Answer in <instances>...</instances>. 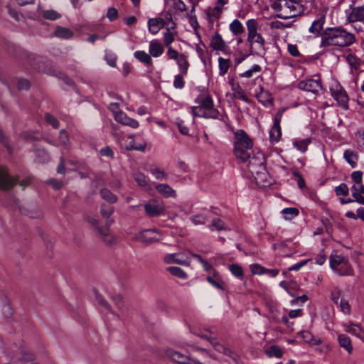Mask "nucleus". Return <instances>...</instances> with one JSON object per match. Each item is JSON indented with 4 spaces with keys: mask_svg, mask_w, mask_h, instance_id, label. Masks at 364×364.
<instances>
[{
    "mask_svg": "<svg viewBox=\"0 0 364 364\" xmlns=\"http://www.w3.org/2000/svg\"><path fill=\"white\" fill-rule=\"evenodd\" d=\"M354 41V35L348 33L343 29L328 28L323 31L321 46H337L345 47L352 44Z\"/></svg>",
    "mask_w": 364,
    "mask_h": 364,
    "instance_id": "obj_1",
    "label": "nucleus"
},
{
    "mask_svg": "<svg viewBox=\"0 0 364 364\" xmlns=\"http://www.w3.org/2000/svg\"><path fill=\"white\" fill-rule=\"evenodd\" d=\"M247 29V42L250 46V50L252 55L262 57L266 53L265 40L262 36L257 32L259 25L255 19H249L246 22Z\"/></svg>",
    "mask_w": 364,
    "mask_h": 364,
    "instance_id": "obj_2",
    "label": "nucleus"
},
{
    "mask_svg": "<svg viewBox=\"0 0 364 364\" xmlns=\"http://www.w3.org/2000/svg\"><path fill=\"white\" fill-rule=\"evenodd\" d=\"M234 154L240 162H246L253 153V142L247 133L238 129L235 133Z\"/></svg>",
    "mask_w": 364,
    "mask_h": 364,
    "instance_id": "obj_3",
    "label": "nucleus"
},
{
    "mask_svg": "<svg viewBox=\"0 0 364 364\" xmlns=\"http://www.w3.org/2000/svg\"><path fill=\"white\" fill-rule=\"evenodd\" d=\"M195 102L197 106L192 107V113L196 117L218 119L220 112L214 108L213 101L209 95L198 96Z\"/></svg>",
    "mask_w": 364,
    "mask_h": 364,
    "instance_id": "obj_4",
    "label": "nucleus"
},
{
    "mask_svg": "<svg viewBox=\"0 0 364 364\" xmlns=\"http://www.w3.org/2000/svg\"><path fill=\"white\" fill-rule=\"evenodd\" d=\"M247 166L256 181H264L267 178L264 155L261 152L252 153L248 158Z\"/></svg>",
    "mask_w": 364,
    "mask_h": 364,
    "instance_id": "obj_5",
    "label": "nucleus"
},
{
    "mask_svg": "<svg viewBox=\"0 0 364 364\" xmlns=\"http://www.w3.org/2000/svg\"><path fill=\"white\" fill-rule=\"evenodd\" d=\"M301 5L294 0H277L272 3V8L279 14L280 18L288 19L300 13Z\"/></svg>",
    "mask_w": 364,
    "mask_h": 364,
    "instance_id": "obj_6",
    "label": "nucleus"
},
{
    "mask_svg": "<svg viewBox=\"0 0 364 364\" xmlns=\"http://www.w3.org/2000/svg\"><path fill=\"white\" fill-rule=\"evenodd\" d=\"M31 183L30 178H26L18 181V178L9 176L7 169L0 166V189L6 191L12 188L16 184H19L23 188L28 186Z\"/></svg>",
    "mask_w": 364,
    "mask_h": 364,
    "instance_id": "obj_7",
    "label": "nucleus"
},
{
    "mask_svg": "<svg viewBox=\"0 0 364 364\" xmlns=\"http://www.w3.org/2000/svg\"><path fill=\"white\" fill-rule=\"evenodd\" d=\"M194 333L200 338L208 341L213 347L214 350L217 352L227 355L234 360L237 359V354L234 353L229 347L219 342L215 337L208 336L203 333L194 332Z\"/></svg>",
    "mask_w": 364,
    "mask_h": 364,
    "instance_id": "obj_8",
    "label": "nucleus"
},
{
    "mask_svg": "<svg viewBox=\"0 0 364 364\" xmlns=\"http://www.w3.org/2000/svg\"><path fill=\"white\" fill-rule=\"evenodd\" d=\"M145 215L149 218H156L164 215L166 212L163 201L152 198L144 204Z\"/></svg>",
    "mask_w": 364,
    "mask_h": 364,
    "instance_id": "obj_9",
    "label": "nucleus"
},
{
    "mask_svg": "<svg viewBox=\"0 0 364 364\" xmlns=\"http://www.w3.org/2000/svg\"><path fill=\"white\" fill-rule=\"evenodd\" d=\"M331 96L345 109H348V96L340 84L336 83L330 88Z\"/></svg>",
    "mask_w": 364,
    "mask_h": 364,
    "instance_id": "obj_10",
    "label": "nucleus"
},
{
    "mask_svg": "<svg viewBox=\"0 0 364 364\" xmlns=\"http://www.w3.org/2000/svg\"><path fill=\"white\" fill-rule=\"evenodd\" d=\"M298 87L300 90L317 94L322 88L321 81L317 79H306L299 82Z\"/></svg>",
    "mask_w": 364,
    "mask_h": 364,
    "instance_id": "obj_11",
    "label": "nucleus"
},
{
    "mask_svg": "<svg viewBox=\"0 0 364 364\" xmlns=\"http://www.w3.org/2000/svg\"><path fill=\"white\" fill-rule=\"evenodd\" d=\"M166 356L176 364H188L191 360L189 357L173 349L166 350Z\"/></svg>",
    "mask_w": 364,
    "mask_h": 364,
    "instance_id": "obj_12",
    "label": "nucleus"
},
{
    "mask_svg": "<svg viewBox=\"0 0 364 364\" xmlns=\"http://www.w3.org/2000/svg\"><path fill=\"white\" fill-rule=\"evenodd\" d=\"M97 231L100 239L109 246L114 245L117 243V239L107 228H98Z\"/></svg>",
    "mask_w": 364,
    "mask_h": 364,
    "instance_id": "obj_13",
    "label": "nucleus"
},
{
    "mask_svg": "<svg viewBox=\"0 0 364 364\" xmlns=\"http://www.w3.org/2000/svg\"><path fill=\"white\" fill-rule=\"evenodd\" d=\"M136 239L143 243L150 244L158 241L156 231L154 229H148L141 231L136 236Z\"/></svg>",
    "mask_w": 364,
    "mask_h": 364,
    "instance_id": "obj_14",
    "label": "nucleus"
},
{
    "mask_svg": "<svg viewBox=\"0 0 364 364\" xmlns=\"http://www.w3.org/2000/svg\"><path fill=\"white\" fill-rule=\"evenodd\" d=\"M114 119L123 125L129 126L134 129L139 127V122L136 120L129 118L125 113L121 111L115 112Z\"/></svg>",
    "mask_w": 364,
    "mask_h": 364,
    "instance_id": "obj_15",
    "label": "nucleus"
},
{
    "mask_svg": "<svg viewBox=\"0 0 364 364\" xmlns=\"http://www.w3.org/2000/svg\"><path fill=\"white\" fill-rule=\"evenodd\" d=\"M347 19L350 22L360 21L364 23V5L352 8L347 15Z\"/></svg>",
    "mask_w": 364,
    "mask_h": 364,
    "instance_id": "obj_16",
    "label": "nucleus"
},
{
    "mask_svg": "<svg viewBox=\"0 0 364 364\" xmlns=\"http://www.w3.org/2000/svg\"><path fill=\"white\" fill-rule=\"evenodd\" d=\"M165 25H168V23L161 18H150L148 21L149 31L154 35L158 33Z\"/></svg>",
    "mask_w": 364,
    "mask_h": 364,
    "instance_id": "obj_17",
    "label": "nucleus"
},
{
    "mask_svg": "<svg viewBox=\"0 0 364 364\" xmlns=\"http://www.w3.org/2000/svg\"><path fill=\"white\" fill-rule=\"evenodd\" d=\"M326 18L324 15H321L318 19L313 21L310 26L309 31L316 36H321L322 37L321 31L323 30L325 23Z\"/></svg>",
    "mask_w": 364,
    "mask_h": 364,
    "instance_id": "obj_18",
    "label": "nucleus"
},
{
    "mask_svg": "<svg viewBox=\"0 0 364 364\" xmlns=\"http://www.w3.org/2000/svg\"><path fill=\"white\" fill-rule=\"evenodd\" d=\"M210 46L214 50L224 51L227 47L225 42L221 35L218 32L213 35L210 39Z\"/></svg>",
    "mask_w": 364,
    "mask_h": 364,
    "instance_id": "obj_19",
    "label": "nucleus"
},
{
    "mask_svg": "<svg viewBox=\"0 0 364 364\" xmlns=\"http://www.w3.org/2000/svg\"><path fill=\"white\" fill-rule=\"evenodd\" d=\"M164 51L163 45L158 40H152L149 43V55L154 58H158Z\"/></svg>",
    "mask_w": 364,
    "mask_h": 364,
    "instance_id": "obj_20",
    "label": "nucleus"
},
{
    "mask_svg": "<svg viewBox=\"0 0 364 364\" xmlns=\"http://www.w3.org/2000/svg\"><path fill=\"white\" fill-rule=\"evenodd\" d=\"M156 190L164 198H176V193L169 185L160 183L156 186Z\"/></svg>",
    "mask_w": 364,
    "mask_h": 364,
    "instance_id": "obj_21",
    "label": "nucleus"
},
{
    "mask_svg": "<svg viewBox=\"0 0 364 364\" xmlns=\"http://www.w3.org/2000/svg\"><path fill=\"white\" fill-rule=\"evenodd\" d=\"M255 97L264 106H268L272 102L271 94L269 91L264 90L262 87H260V91L255 95Z\"/></svg>",
    "mask_w": 364,
    "mask_h": 364,
    "instance_id": "obj_22",
    "label": "nucleus"
},
{
    "mask_svg": "<svg viewBox=\"0 0 364 364\" xmlns=\"http://www.w3.org/2000/svg\"><path fill=\"white\" fill-rule=\"evenodd\" d=\"M209 229L211 231H229L230 230V227L225 224V223L220 218H213L211 224L208 225Z\"/></svg>",
    "mask_w": 364,
    "mask_h": 364,
    "instance_id": "obj_23",
    "label": "nucleus"
},
{
    "mask_svg": "<svg viewBox=\"0 0 364 364\" xmlns=\"http://www.w3.org/2000/svg\"><path fill=\"white\" fill-rule=\"evenodd\" d=\"M299 334L302 337L304 341L311 346L318 345L321 343L319 338L314 336L311 332L308 331H301Z\"/></svg>",
    "mask_w": 364,
    "mask_h": 364,
    "instance_id": "obj_24",
    "label": "nucleus"
},
{
    "mask_svg": "<svg viewBox=\"0 0 364 364\" xmlns=\"http://www.w3.org/2000/svg\"><path fill=\"white\" fill-rule=\"evenodd\" d=\"M114 213V208L106 204H102L100 208L101 215L107 218L106 225H111L114 223V220L110 216Z\"/></svg>",
    "mask_w": 364,
    "mask_h": 364,
    "instance_id": "obj_25",
    "label": "nucleus"
},
{
    "mask_svg": "<svg viewBox=\"0 0 364 364\" xmlns=\"http://www.w3.org/2000/svg\"><path fill=\"white\" fill-rule=\"evenodd\" d=\"M343 158L352 168H355L358 161V155L356 152L347 149L343 154Z\"/></svg>",
    "mask_w": 364,
    "mask_h": 364,
    "instance_id": "obj_26",
    "label": "nucleus"
},
{
    "mask_svg": "<svg viewBox=\"0 0 364 364\" xmlns=\"http://www.w3.org/2000/svg\"><path fill=\"white\" fill-rule=\"evenodd\" d=\"M335 273L340 276L353 275V269L349 262L346 259L344 262H343L342 264L339 266Z\"/></svg>",
    "mask_w": 364,
    "mask_h": 364,
    "instance_id": "obj_27",
    "label": "nucleus"
},
{
    "mask_svg": "<svg viewBox=\"0 0 364 364\" xmlns=\"http://www.w3.org/2000/svg\"><path fill=\"white\" fill-rule=\"evenodd\" d=\"M339 345L345 348L348 353H351L353 350V346L351 340L349 336L346 334H341L338 337Z\"/></svg>",
    "mask_w": 364,
    "mask_h": 364,
    "instance_id": "obj_28",
    "label": "nucleus"
},
{
    "mask_svg": "<svg viewBox=\"0 0 364 364\" xmlns=\"http://www.w3.org/2000/svg\"><path fill=\"white\" fill-rule=\"evenodd\" d=\"M55 36L60 38L69 39L73 37V32L68 28L58 26L55 28Z\"/></svg>",
    "mask_w": 364,
    "mask_h": 364,
    "instance_id": "obj_29",
    "label": "nucleus"
},
{
    "mask_svg": "<svg viewBox=\"0 0 364 364\" xmlns=\"http://www.w3.org/2000/svg\"><path fill=\"white\" fill-rule=\"evenodd\" d=\"M207 281L214 287L224 290L225 289V284L223 281L220 279L218 274L215 272L213 276H208L207 277Z\"/></svg>",
    "mask_w": 364,
    "mask_h": 364,
    "instance_id": "obj_30",
    "label": "nucleus"
},
{
    "mask_svg": "<svg viewBox=\"0 0 364 364\" xmlns=\"http://www.w3.org/2000/svg\"><path fill=\"white\" fill-rule=\"evenodd\" d=\"M178 68L183 75H186L189 67V63L185 54L181 53L180 58L176 60Z\"/></svg>",
    "mask_w": 364,
    "mask_h": 364,
    "instance_id": "obj_31",
    "label": "nucleus"
},
{
    "mask_svg": "<svg viewBox=\"0 0 364 364\" xmlns=\"http://www.w3.org/2000/svg\"><path fill=\"white\" fill-rule=\"evenodd\" d=\"M134 57L140 62L144 63L147 66L152 65V59L151 55L144 51L137 50L134 53Z\"/></svg>",
    "mask_w": 364,
    "mask_h": 364,
    "instance_id": "obj_32",
    "label": "nucleus"
},
{
    "mask_svg": "<svg viewBox=\"0 0 364 364\" xmlns=\"http://www.w3.org/2000/svg\"><path fill=\"white\" fill-rule=\"evenodd\" d=\"M345 331L360 338L364 330L358 324L350 323V324H344Z\"/></svg>",
    "mask_w": 364,
    "mask_h": 364,
    "instance_id": "obj_33",
    "label": "nucleus"
},
{
    "mask_svg": "<svg viewBox=\"0 0 364 364\" xmlns=\"http://www.w3.org/2000/svg\"><path fill=\"white\" fill-rule=\"evenodd\" d=\"M346 259L342 255H332L330 257V267L335 272Z\"/></svg>",
    "mask_w": 364,
    "mask_h": 364,
    "instance_id": "obj_34",
    "label": "nucleus"
},
{
    "mask_svg": "<svg viewBox=\"0 0 364 364\" xmlns=\"http://www.w3.org/2000/svg\"><path fill=\"white\" fill-rule=\"evenodd\" d=\"M180 255L179 254H169L164 257V260L166 263L170 264V263H176L182 265H188V263L183 259H181L179 258Z\"/></svg>",
    "mask_w": 364,
    "mask_h": 364,
    "instance_id": "obj_35",
    "label": "nucleus"
},
{
    "mask_svg": "<svg viewBox=\"0 0 364 364\" xmlns=\"http://www.w3.org/2000/svg\"><path fill=\"white\" fill-rule=\"evenodd\" d=\"M230 30L234 36H238L245 31V28L239 20L235 19L230 24Z\"/></svg>",
    "mask_w": 364,
    "mask_h": 364,
    "instance_id": "obj_36",
    "label": "nucleus"
},
{
    "mask_svg": "<svg viewBox=\"0 0 364 364\" xmlns=\"http://www.w3.org/2000/svg\"><path fill=\"white\" fill-rule=\"evenodd\" d=\"M282 136L281 127L272 126L269 132V138L272 144L277 143Z\"/></svg>",
    "mask_w": 364,
    "mask_h": 364,
    "instance_id": "obj_37",
    "label": "nucleus"
},
{
    "mask_svg": "<svg viewBox=\"0 0 364 364\" xmlns=\"http://www.w3.org/2000/svg\"><path fill=\"white\" fill-rule=\"evenodd\" d=\"M218 63H219V74L223 76L228 73L231 63H230V59H225L222 57H220L218 58Z\"/></svg>",
    "mask_w": 364,
    "mask_h": 364,
    "instance_id": "obj_38",
    "label": "nucleus"
},
{
    "mask_svg": "<svg viewBox=\"0 0 364 364\" xmlns=\"http://www.w3.org/2000/svg\"><path fill=\"white\" fill-rule=\"evenodd\" d=\"M100 193L101 197L109 203H114L117 200V197L107 188H102Z\"/></svg>",
    "mask_w": 364,
    "mask_h": 364,
    "instance_id": "obj_39",
    "label": "nucleus"
},
{
    "mask_svg": "<svg viewBox=\"0 0 364 364\" xmlns=\"http://www.w3.org/2000/svg\"><path fill=\"white\" fill-rule=\"evenodd\" d=\"M210 219V217L208 214L205 213H198L197 215H193L191 218V220L192 223L196 225H205V223Z\"/></svg>",
    "mask_w": 364,
    "mask_h": 364,
    "instance_id": "obj_40",
    "label": "nucleus"
},
{
    "mask_svg": "<svg viewBox=\"0 0 364 364\" xmlns=\"http://www.w3.org/2000/svg\"><path fill=\"white\" fill-rule=\"evenodd\" d=\"M232 90L233 91V97L235 98L240 99L246 102H249L248 97L245 95L244 90L239 85L233 86Z\"/></svg>",
    "mask_w": 364,
    "mask_h": 364,
    "instance_id": "obj_41",
    "label": "nucleus"
},
{
    "mask_svg": "<svg viewBox=\"0 0 364 364\" xmlns=\"http://www.w3.org/2000/svg\"><path fill=\"white\" fill-rule=\"evenodd\" d=\"M310 143L311 140L309 139H305L294 141L293 145L299 151H300L302 153H304L306 151L308 146Z\"/></svg>",
    "mask_w": 364,
    "mask_h": 364,
    "instance_id": "obj_42",
    "label": "nucleus"
},
{
    "mask_svg": "<svg viewBox=\"0 0 364 364\" xmlns=\"http://www.w3.org/2000/svg\"><path fill=\"white\" fill-rule=\"evenodd\" d=\"M94 294H95V299L96 301L98 302V304L104 307L105 309H107V311H109L110 313L113 314H115L114 313V311H112L109 304H108V302L107 301H105L103 297L102 296L101 294H99L98 291H97L95 289H94Z\"/></svg>",
    "mask_w": 364,
    "mask_h": 364,
    "instance_id": "obj_43",
    "label": "nucleus"
},
{
    "mask_svg": "<svg viewBox=\"0 0 364 364\" xmlns=\"http://www.w3.org/2000/svg\"><path fill=\"white\" fill-rule=\"evenodd\" d=\"M167 271L172 275L176 276L181 279H186L187 274L180 267H168Z\"/></svg>",
    "mask_w": 364,
    "mask_h": 364,
    "instance_id": "obj_44",
    "label": "nucleus"
},
{
    "mask_svg": "<svg viewBox=\"0 0 364 364\" xmlns=\"http://www.w3.org/2000/svg\"><path fill=\"white\" fill-rule=\"evenodd\" d=\"M42 16L45 19L50 21H55L61 17L60 14L55 10H45L43 11Z\"/></svg>",
    "mask_w": 364,
    "mask_h": 364,
    "instance_id": "obj_45",
    "label": "nucleus"
},
{
    "mask_svg": "<svg viewBox=\"0 0 364 364\" xmlns=\"http://www.w3.org/2000/svg\"><path fill=\"white\" fill-rule=\"evenodd\" d=\"M149 171L158 180H166L168 178V174L161 168H153Z\"/></svg>",
    "mask_w": 364,
    "mask_h": 364,
    "instance_id": "obj_46",
    "label": "nucleus"
},
{
    "mask_svg": "<svg viewBox=\"0 0 364 364\" xmlns=\"http://www.w3.org/2000/svg\"><path fill=\"white\" fill-rule=\"evenodd\" d=\"M134 178L138 186L141 187H147L149 186L146 176L142 173H136L134 175Z\"/></svg>",
    "mask_w": 364,
    "mask_h": 364,
    "instance_id": "obj_47",
    "label": "nucleus"
},
{
    "mask_svg": "<svg viewBox=\"0 0 364 364\" xmlns=\"http://www.w3.org/2000/svg\"><path fill=\"white\" fill-rule=\"evenodd\" d=\"M229 269L234 276L241 279L243 277V270L239 264H232L230 266Z\"/></svg>",
    "mask_w": 364,
    "mask_h": 364,
    "instance_id": "obj_48",
    "label": "nucleus"
},
{
    "mask_svg": "<svg viewBox=\"0 0 364 364\" xmlns=\"http://www.w3.org/2000/svg\"><path fill=\"white\" fill-rule=\"evenodd\" d=\"M262 68L259 65H254L250 69L240 74V76L242 77L250 78L253 73H259Z\"/></svg>",
    "mask_w": 364,
    "mask_h": 364,
    "instance_id": "obj_49",
    "label": "nucleus"
},
{
    "mask_svg": "<svg viewBox=\"0 0 364 364\" xmlns=\"http://www.w3.org/2000/svg\"><path fill=\"white\" fill-rule=\"evenodd\" d=\"M336 196H346L348 195L349 189L346 183H341L335 188Z\"/></svg>",
    "mask_w": 364,
    "mask_h": 364,
    "instance_id": "obj_50",
    "label": "nucleus"
},
{
    "mask_svg": "<svg viewBox=\"0 0 364 364\" xmlns=\"http://www.w3.org/2000/svg\"><path fill=\"white\" fill-rule=\"evenodd\" d=\"M340 307L341 311L345 314H349L350 313V307L348 301L344 299H341L338 304Z\"/></svg>",
    "mask_w": 364,
    "mask_h": 364,
    "instance_id": "obj_51",
    "label": "nucleus"
},
{
    "mask_svg": "<svg viewBox=\"0 0 364 364\" xmlns=\"http://www.w3.org/2000/svg\"><path fill=\"white\" fill-rule=\"evenodd\" d=\"M268 353H269V356H271V357L274 356L277 358H282V354H283L282 350L276 346H271L269 348V349L268 350Z\"/></svg>",
    "mask_w": 364,
    "mask_h": 364,
    "instance_id": "obj_52",
    "label": "nucleus"
},
{
    "mask_svg": "<svg viewBox=\"0 0 364 364\" xmlns=\"http://www.w3.org/2000/svg\"><path fill=\"white\" fill-rule=\"evenodd\" d=\"M286 109L287 108L282 107L277 111L274 118V126L280 127V122L282 121L284 112L286 111Z\"/></svg>",
    "mask_w": 364,
    "mask_h": 364,
    "instance_id": "obj_53",
    "label": "nucleus"
},
{
    "mask_svg": "<svg viewBox=\"0 0 364 364\" xmlns=\"http://www.w3.org/2000/svg\"><path fill=\"white\" fill-rule=\"evenodd\" d=\"M173 8L176 11L183 12L187 10L186 5L181 0H173Z\"/></svg>",
    "mask_w": 364,
    "mask_h": 364,
    "instance_id": "obj_54",
    "label": "nucleus"
},
{
    "mask_svg": "<svg viewBox=\"0 0 364 364\" xmlns=\"http://www.w3.org/2000/svg\"><path fill=\"white\" fill-rule=\"evenodd\" d=\"M112 300L118 310L123 312L124 301L122 297L120 295L113 296Z\"/></svg>",
    "mask_w": 364,
    "mask_h": 364,
    "instance_id": "obj_55",
    "label": "nucleus"
},
{
    "mask_svg": "<svg viewBox=\"0 0 364 364\" xmlns=\"http://www.w3.org/2000/svg\"><path fill=\"white\" fill-rule=\"evenodd\" d=\"M250 269L254 274H262L266 273V268L262 267L258 264H253L250 265Z\"/></svg>",
    "mask_w": 364,
    "mask_h": 364,
    "instance_id": "obj_56",
    "label": "nucleus"
},
{
    "mask_svg": "<svg viewBox=\"0 0 364 364\" xmlns=\"http://www.w3.org/2000/svg\"><path fill=\"white\" fill-rule=\"evenodd\" d=\"M352 190V196L354 198V201L364 205V197L362 196V194H360L359 193H357V188L355 187H351Z\"/></svg>",
    "mask_w": 364,
    "mask_h": 364,
    "instance_id": "obj_57",
    "label": "nucleus"
},
{
    "mask_svg": "<svg viewBox=\"0 0 364 364\" xmlns=\"http://www.w3.org/2000/svg\"><path fill=\"white\" fill-rule=\"evenodd\" d=\"M184 80L183 75H177L174 77L173 86L176 89H182L184 87Z\"/></svg>",
    "mask_w": 364,
    "mask_h": 364,
    "instance_id": "obj_58",
    "label": "nucleus"
},
{
    "mask_svg": "<svg viewBox=\"0 0 364 364\" xmlns=\"http://www.w3.org/2000/svg\"><path fill=\"white\" fill-rule=\"evenodd\" d=\"M68 141H69V136H68V133L64 129H62L60 132V134H59V144L61 145L65 146V145H67Z\"/></svg>",
    "mask_w": 364,
    "mask_h": 364,
    "instance_id": "obj_59",
    "label": "nucleus"
},
{
    "mask_svg": "<svg viewBox=\"0 0 364 364\" xmlns=\"http://www.w3.org/2000/svg\"><path fill=\"white\" fill-rule=\"evenodd\" d=\"M164 44L167 47H171L170 45L174 41V36L173 34L169 31V28H167V32L164 33Z\"/></svg>",
    "mask_w": 364,
    "mask_h": 364,
    "instance_id": "obj_60",
    "label": "nucleus"
},
{
    "mask_svg": "<svg viewBox=\"0 0 364 364\" xmlns=\"http://www.w3.org/2000/svg\"><path fill=\"white\" fill-rule=\"evenodd\" d=\"M46 120L55 129H57L59 126V122L58 119L49 114H46Z\"/></svg>",
    "mask_w": 364,
    "mask_h": 364,
    "instance_id": "obj_61",
    "label": "nucleus"
},
{
    "mask_svg": "<svg viewBox=\"0 0 364 364\" xmlns=\"http://www.w3.org/2000/svg\"><path fill=\"white\" fill-rule=\"evenodd\" d=\"M107 17L110 21L116 20L118 17V11L114 8H109L107 12Z\"/></svg>",
    "mask_w": 364,
    "mask_h": 364,
    "instance_id": "obj_62",
    "label": "nucleus"
},
{
    "mask_svg": "<svg viewBox=\"0 0 364 364\" xmlns=\"http://www.w3.org/2000/svg\"><path fill=\"white\" fill-rule=\"evenodd\" d=\"M287 50H288V52L290 53V55L294 57H298L301 55L296 45L290 44V43L288 44Z\"/></svg>",
    "mask_w": 364,
    "mask_h": 364,
    "instance_id": "obj_63",
    "label": "nucleus"
},
{
    "mask_svg": "<svg viewBox=\"0 0 364 364\" xmlns=\"http://www.w3.org/2000/svg\"><path fill=\"white\" fill-rule=\"evenodd\" d=\"M341 291L338 288H336L332 292H331V299L332 300V301L336 304H338V303L340 302L339 301V299H340V296H341Z\"/></svg>",
    "mask_w": 364,
    "mask_h": 364,
    "instance_id": "obj_64",
    "label": "nucleus"
}]
</instances>
